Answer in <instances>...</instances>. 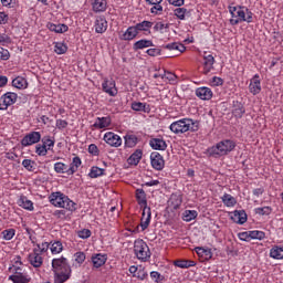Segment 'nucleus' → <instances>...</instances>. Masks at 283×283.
I'll use <instances>...</instances> for the list:
<instances>
[{
	"label": "nucleus",
	"mask_w": 283,
	"mask_h": 283,
	"mask_svg": "<svg viewBox=\"0 0 283 283\" xmlns=\"http://www.w3.org/2000/svg\"><path fill=\"white\" fill-rule=\"evenodd\" d=\"M150 165L156 171H163L165 169V157L158 151H153L150 154Z\"/></svg>",
	"instance_id": "12"
},
{
	"label": "nucleus",
	"mask_w": 283,
	"mask_h": 283,
	"mask_svg": "<svg viewBox=\"0 0 283 283\" xmlns=\"http://www.w3.org/2000/svg\"><path fill=\"white\" fill-rule=\"evenodd\" d=\"M270 258L272 260H283V245H273L270 249Z\"/></svg>",
	"instance_id": "35"
},
{
	"label": "nucleus",
	"mask_w": 283,
	"mask_h": 283,
	"mask_svg": "<svg viewBox=\"0 0 283 283\" xmlns=\"http://www.w3.org/2000/svg\"><path fill=\"white\" fill-rule=\"evenodd\" d=\"M163 48H164V50H169V52H179V54H182V52H185V50H187L185 44H182L180 42L168 43V44H165Z\"/></svg>",
	"instance_id": "29"
},
{
	"label": "nucleus",
	"mask_w": 283,
	"mask_h": 283,
	"mask_svg": "<svg viewBox=\"0 0 283 283\" xmlns=\"http://www.w3.org/2000/svg\"><path fill=\"white\" fill-rule=\"evenodd\" d=\"M195 94L200 101H211L213 98V91L207 86L198 87Z\"/></svg>",
	"instance_id": "20"
},
{
	"label": "nucleus",
	"mask_w": 283,
	"mask_h": 283,
	"mask_svg": "<svg viewBox=\"0 0 283 283\" xmlns=\"http://www.w3.org/2000/svg\"><path fill=\"white\" fill-rule=\"evenodd\" d=\"M101 176H105V169L98 168V166H93L90 169L88 177L91 178H101Z\"/></svg>",
	"instance_id": "42"
},
{
	"label": "nucleus",
	"mask_w": 283,
	"mask_h": 283,
	"mask_svg": "<svg viewBox=\"0 0 283 283\" xmlns=\"http://www.w3.org/2000/svg\"><path fill=\"white\" fill-rule=\"evenodd\" d=\"M69 123L65 119H56L55 127L60 130H63L67 127Z\"/></svg>",
	"instance_id": "61"
},
{
	"label": "nucleus",
	"mask_w": 283,
	"mask_h": 283,
	"mask_svg": "<svg viewBox=\"0 0 283 283\" xmlns=\"http://www.w3.org/2000/svg\"><path fill=\"white\" fill-rule=\"evenodd\" d=\"M196 218H198V211L196 210H186L182 213L184 222H191V220H196Z\"/></svg>",
	"instance_id": "43"
},
{
	"label": "nucleus",
	"mask_w": 283,
	"mask_h": 283,
	"mask_svg": "<svg viewBox=\"0 0 283 283\" xmlns=\"http://www.w3.org/2000/svg\"><path fill=\"white\" fill-rule=\"evenodd\" d=\"M103 140L106 143V145H109V147H120L123 145V138H120V135L114 132L105 133Z\"/></svg>",
	"instance_id": "11"
},
{
	"label": "nucleus",
	"mask_w": 283,
	"mask_h": 283,
	"mask_svg": "<svg viewBox=\"0 0 283 283\" xmlns=\"http://www.w3.org/2000/svg\"><path fill=\"white\" fill-rule=\"evenodd\" d=\"M134 253L139 262H149L151 259V250L143 239H137L134 242Z\"/></svg>",
	"instance_id": "7"
},
{
	"label": "nucleus",
	"mask_w": 283,
	"mask_h": 283,
	"mask_svg": "<svg viewBox=\"0 0 283 283\" xmlns=\"http://www.w3.org/2000/svg\"><path fill=\"white\" fill-rule=\"evenodd\" d=\"M150 277H151V280H154V282H156V283H160V282H163V280H164V277L161 276V274H160L159 272H157V271L150 272Z\"/></svg>",
	"instance_id": "60"
},
{
	"label": "nucleus",
	"mask_w": 283,
	"mask_h": 283,
	"mask_svg": "<svg viewBox=\"0 0 283 283\" xmlns=\"http://www.w3.org/2000/svg\"><path fill=\"white\" fill-rule=\"evenodd\" d=\"M142 219H140V228L142 231H145L149 228V224L151 223V208L142 209Z\"/></svg>",
	"instance_id": "21"
},
{
	"label": "nucleus",
	"mask_w": 283,
	"mask_h": 283,
	"mask_svg": "<svg viewBox=\"0 0 283 283\" xmlns=\"http://www.w3.org/2000/svg\"><path fill=\"white\" fill-rule=\"evenodd\" d=\"M233 149H235V142L224 139L210 147L208 151L212 158H220V156H227V154H230V151H233Z\"/></svg>",
	"instance_id": "6"
},
{
	"label": "nucleus",
	"mask_w": 283,
	"mask_h": 283,
	"mask_svg": "<svg viewBox=\"0 0 283 283\" xmlns=\"http://www.w3.org/2000/svg\"><path fill=\"white\" fill-rule=\"evenodd\" d=\"M169 205L175 211H177V209H180L182 205V195L172 193L169 199Z\"/></svg>",
	"instance_id": "33"
},
{
	"label": "nucleus",
	"mask_w": 283,
	"mask_h": 283,
	"mask_svg": "<svg viewBox=\"0 0 283 283\" xmlns=\"http://www.w3.org/2000/svg\"><path fill=\"white\" fill-rule=\"evenodd\" d=\"M138 30L136 29V24L130 25L124 31L119 33V41H134L138 36Z\"/></svg>",
	"instance_id": "14"
},
{
	"label": "nucleus",
	"mask_w": 283,
	"mask_h": 283,
	"mask_svg": "<svg viewBox=\"0 0 283 283\" xmlns=\"http://www.w3.org/2000/svg\"><path fill=\"white\" fill-rule=\"evenodd\" d=\"M216 57L210 52L203 53V74H209L213 70Z\"/></svg>",
	"instance_id": "19"
},
{
	"label": "nucleus",
	"mask_w": 283,
	"mask_h": 283,
	"mask_svg": "<svg viewBox=\"0 0 283 283\" xmlns=\"http://www.w3.org/2000/svg\"><path fill=\"white\" fill-rule=\"evenodd\" d=\"M48 148L43 144H38L35 146V154L38 156H48Z\"/></svg>",
	"instance_id": "54"
},
{
	"label": "nucleus",
	"mask_w": 283,
	"mask_h": 283,
	"mask_svg": "<svg viewBox=\"0 0 283 283\" xmlns=\"http://www.w3.org/2000/svg\"><path fill=\"white\" fill-rule=\"evenodd\" d=\"M77 237L81 238V240H87L88 238H92V230L82 229L77 231Z\"/></svg>",
	"instance_id": "53"
},
{
	"label": "nucleus",
	"mask_w": 283,
	"mask_h": 283,
	"mask_svg": "<svg viewBox=\"0 0 283 283\" xmlns=\"http://www.w3.org/2000/svg\"><path fill=\"white\" fill-rule=\"evenodd\" d=\"M22 167H24L27 171H36V161L32 159H24L22 161Z\"/></svg>",
	"instance_id": "45"
},
{
	"label": "nucleus",
	"mask_w": 283,
	"mask_h": 283,
	"mask_svg": "<svg viewBox=\"0 0 283 283\" xmlns=\"http://www.w3.org/2000/svg\"><path fill=\"white\" fill-rule=\"evenodd\" d=\"M231 14L230 24L253 23V12L245 6L228 7Z\"/></svg>",
	"instance_id": "1"
},
{
	"label": "nucleus",
	"mask_w": 283,
	"mask_h": 283,
	"mask_svg": "<svg viewBox=\"0 0 283 283\" xmlns=\"http://www.w3.org/2000/svg\"><path fill=\"white\" fill-rule=\"evenodd\" d=\"M22 147H31V145H36L41 143V133L40 132H30L21 139Z\"/></svg>",
	"instance_id": "10"
},
{
	"label": "nucleus",
	"mask_w": 283,
	"mask_h": 283,
	"mask_svg": "<svg viewBox=\"0 0 283 283\" xmlns=\"http://www.w3.org/2000/svg\"><path fill=\"white\" fill-rule=\"evenodd\" d=\"M1 235L3 240L10 241L12 238H14V235H17V230L13 228L6 229L1 232Z\"/></svg>",
	"instance_id": "49"
},
{
	"label": "nucleus",
	"mask_w": 283,
	"mask_h": 283,
	"mask_svg": "<svg viewBox=\"0 0 283 283\" xmlns=\"http://www.w3.org/2000/svg\"><path fill=\"white\" fill-rule=\"evenodd\" d=\"M135 198H136V202H137V205H139L140 209H151L147 205V192H145L144 189H142V188L136 189Z\"/></svg>",
	"instance_id": "16"
},
{
	"label": "nucleus",
	"mask_w": 283,
	"mask_h": 283,
	"mask_svg": "<svg viewBox=\"0 0 283 283\" xmlns=\"http://www.w3.org/2000/svg\"><path fill=\"white\" fill-rule=\"evenodd\" d=\"M124 140L125 147H128L129 149L138 145V137L136 135L127 134L126 136H124Z\"/></svg>",
	"instance_id": "38"
},
{
	"label": "nucleus",
	"mask_w": 283,
	"mask_h": 283,
	"mask_svg": "<svg viewBox=\"0 0 283 283\" xmlns=\"http://www.w3.org/2000/svg\"><path fill=\"white\" fill-rule=\"evenodd\" d=\"M149 145L153 149L159 151H165V149H167V142L163 138H153L150 139Z\"/></svg>",
	"instance_id": "30"
},
{
	"label": "nucleus",
	"mask_w": 283,
	"mask_h": 283,
	"mask_svg": "<svg viewBox=\"0 0 283 283\" xmlns=\"http://www.w3.org/2000/svg\"><path fill=\"white\" fill-rule=\"evenodd\" d=\"M54 52L55 54H65L67 52V45L63 42H55Z\"/></svg>",
	"instance_id": "50"
},
{
	"label": "nucleus",
	"mask_w": 283,
	"mask_h": 283,
	"mask_svg": "<svg viewBox=\"0 0 283 283\" xmlns=\"http://www.w3.org/2000/svg\"><path fill=\"white\" fill-rule=\"evenodd\" d=\"M12 86L17 90H25L28 87V80L22 76H18L12 81Z\"/></svg>",
	"instance_id": "41"
},
{
	"label": "nucleus",
	"mask_w": 283,
	"mask_h": 283,
	"mask_svg": "<svg viewBox=\"0 0 283 283\" xmlns=\"http://www.w3.org/2000/svg\"><path fill=\"white\" fill-rule=\"evenodd\" d=\"M83 165V160H81V157L75 156L72 158V161L70 165L65 163L57 161L54 164V171L55 174H66V176H74L76 171H78V168Z\"/></svg>",
	"instance_id": "5"
},
{
	"label": "nucleus",
	"mask_w": 283,
	"mask_h": 283,
	"mask_svg": "<svg viewBox=\"0 0 283 283\" xmlns=\"http://www.w3.org/2000/svg\"><path fill=\"white\" fill-rule=\"evenodd\" d=\"M266 238V233L260 230H251L250 231V240H264Z\"/></svg>",
	"instance_id": "47"
},
{
	"label": "nucleus",
	"mask_w": 283,
	"mask_h": 283,
	"mask_svg": "<svg viewBox=\"0 0 283 283\" xmlns=\"http://www.w3.org/2000/svg\"><path fill=\"white\" fill-rule=\"evenodd\" d=\"M85 254L84 252H76L74 254V259H75V262H77V264H83V262H85Z\"/></svg>",
	"instance_id": "64"
},
{
	"label": "nucleus",
	"mask_w": 283,
	"mask_h": 283,
	"mask_svg": "<svg viewBox=\"0 0 283 283\" xmlns=\"http://www.w3.org/2000/svg\"><path fill=\"white\" fill-rule=\"evenodd\" d=\"M143 158V150L137 149L135 150L129 158L127 159L128 165H138L140 163V159Z\"/></svg>",
	"instance_id": "39"
},
{
	"label": "nucleus",
	"mask_w": 283,
	"mask_h": 283,
	"mask_svg": "<svg viewBox=\"0 0 283 283\" xmlns=\"http://www.w3.org/2000/svg\"><path fill=\"white\" fill-rule=\"evenodd\" d=\"M148 6H153L150 8L151 14H163V0H146Z\"/></svg>",
	"instance_id": "31"
},
{
	"label": "nucleus",
	"mask_w": 283,
	"mask_h": 283,
	"mask_svg": "<svg viewBox=\"0 0 283 283\" xmlns=\"http://www.w3.org/2000/svg\"><path fill=\"white\" fill-rule=\"evenodd\" d=\"M247 114V108H244V104L240 101L232 102V115L234 118H242Z\"/></svg>",
	"instance_id": "22"
},
{
	"label": "nucleus",
	"mask_w": 283,
	"mask_h": 283,
	"mask_svg": "<svg viewBox=\"0 0 283 283\" xmlns=\"http://www.w3.org/2000/svg\"><path fill=\"white\" fill-rule=\"evenodd\" d=\"M10 43H12V38H10V35L6 33L0 34V45L2 48H8Z\"/></svg>",
	"instance_id": "51"
},
{
	"label": "nucleus",
	"mask_w": 283,
	"mask_h": 283,
	"mask_svg": "<svg viewBox=\"0 0 283 283\" xmlns=\"http://www.w3.org/2000/svg\"><path fill=\"white\" fill-rule=\"evenodd\" d=\"M0 61H10V51L0 46Z\"/></svg>",
	"instance_id": "55"
},
{
	"label": "nucleus",
	"mask_w": 283,
	"mask_h": 283,
	"mask_svg": "<svg viewBox=\"0 0 283 283\" xmlns=\"http://www.w3.org/2000/svg\"><path fill=\"white\" fill-rule=\"evenodd\" d=\"M195 251L203 262H209V260L213 258V252L211 251L210 248L197 247L195 248Z\"/></svg>",
	"instance_id": "23"
},
{
	"label": "nucleus",
	"mask_w": 283,
	"mask_h": 283,
	"mask_svg": "<svg viewBox=\"0 0 283 283\" xmlns=\"http://www.w3.org/2000/svg\"><path fill=\"white\" fill-rule=\"evenodd\" d=\"M103 92L108 94V96H116L118 94V90L116 88V82L114 80L105 78L102 83Z\"/></svg>",
	"instance_id": "17"
},
{
	"label": "nucleus",
	"mask_w": 283,
	"mask_h": 283,
	"mask_svg": "<svg viewBox=\"0 0 283 283\" xmlns=\"http://www.w3.org/2000/svg\"><path fill=\"white\" fill-rule=\"evenodd\" d=\"M9 280L13 283H29L32 282V277L23 269H15V272L9 276Z\"/></svg>",
	"instance_id": "9"
},
{
	"label": "nucleus",
	"mask_w": 283,
	"mask_h": 283,
	"mask_svg": "<svg viewBox=\"0 0 283 283\" xmlns=\"http://www.w3.org/2000/svg\"><path fill=\"white\" fill-rule=\"evenodd\" d=\"M48 28L50 32H55L56 34H63L64 32H67V30H70V27H67L66 24L49 23Z\"/></svg>",
	"instance_id": "37"
},
{
	"label": "nucleus",
	"mask_w": 283,
	"mask_h": 283,
	"mask_svg": "<svg viewBox=\"0 0 283 283\" xmlns=\"http://www.w3.org/2000/svg\"><path fill=\"white\" fill-rule=\"evenodd\" d=\"M23 266V262L21 261V256L13 258V271L17 272V269H21Z\"/></svg>",
	"instance_id": "62"
},
{
	"label": "nucleus",
	"mask_w": 283,
	"mask_h": 283,
	"mask_svg": "<svg viewBox=\"0 0 283 283\" xmlns=\"http://www.w3.org/2000/svg\"><path fill=\"white\" fill-rule=\"evenodd\" d=\"M94 28L97 34H105V32H107V20L105 19V17H97Z\"/></svg>",
	"instance_id": "25"
},
{
	"label": "nucleus",
	"mask_w": 283,
	"mask_h": 283,
	"mask_svg": "<svg viewBox=\"0 0 283 283\" xmlns=\"http://www.w3.org/2000/svg\"><path fill=\"white\" fill-rule=\"evenodd\" d=\"M91 6L96 14L107 11V0H91Z\"/></svg>",
	"instance_id": "26"
},
{
	"label": "nucleus",
	"mask_w": 283,
	"mask_h": 283,
	"mask_svg": "<svg viewBox=\"0 0 283 283\" xmlns=\"http://www.w3.org/2000/svg\"><path fill=\"white\" fill-rule=\"evenodd\" d=\"M88 154H91V156H99L101 150L96 144H91L88 145Z\"/></svg>",
	"instance_id": "57"
},
{
	"label": "nucleus",
	"mask_w": 283,
	"mask_h": 283,
	"mask_svg": "<svg viewBox=\"0 0 283 283\" xmlns=\"http://www.w3.org/2000/svg\"><path fill=\"white\" fill-rule=\"evenodd\" d=\"M249 92L252 93L253 96H258V94L262 92V81L260 80V74H255L250 80Z\"/></svg>",
	"instance_id": "13"
},
{
	"label": "nucleus",
	"mask_w": 283,
	"mask_h": 283,
	"mask_svg": "<svg viewBox=\"0 0 283 283\" xmlns=\"http://www.w3.org/2000/svg\"><path fill=\"white\" fill-rule=\"evenodd\" d=\"M172 134H187V132H198L200 129V122L192 118H181L172 122L169 126Z\"/></svg>",
	"instance_id": "2"
},
{
	"label": "nucleus",
	"mask_w": 283,
	"mask_h": 283,
	"mask_svg": "<svg viewBox=\"0 0 283 283\" xmlns=\"http://www.w3.org/2000/svg\"><path fill=\"white\" fill-rule=\"evenodd\" d=\"M135 28L138 34L143 32V34H145L146 36H149V34H151V28H154V22L144 20L139 23H136Z\"/></svg>",
	"instance_id": "18"
},
{
	"label": "nucleus",
	"mask_w": 283,
	"mask_h": 283,
	"mask_svg": "<svg viewBox=\"0 0 283 283\" xmlns=\"http://www.w3.org/2000/svg\"><path fill=\"white\" fill-rule=\"evenodd\" d=\"M251 231H245V232H239L238 238L242 242H251Z\"/></svg>",
	"instance_id": "56"
},
{
	"label": "nucleus",
	"mask_w": 283,
	"mask_h": 283,
	"mask_svg": "<svg viewBox=\"0 0 283 283\" xmlns=\"http://www.w3.org/2000/svg\"><path fill=\"white\" fill-rule=\"evenodd\" d=\"M145 48H154V42L151 40H139L133 44V50L138 52V50H145Z\"/></svg>",
	"instance_id": "34"
},
{
	"label": "nucleus",
	"mask_w": 283,
	"mask_h": 283,
	"mask_svg": "<svg viewBox=\"0 0 283 283\" xmlns=\"http://www.w3.org/2000/svg\"><path fill=\"white\" fill-rule=\"evenodd\" d=\"M221 201L224 205V207H228L230 209L235 207V205H238V199H235V197L227 192L221 197Z\"/></svg>",
	"instance_id": "36"
},
{
	"label": "nucleus",
	"mask_w": 283,
	"mask_h": 283,
	"mask_svg": "<svg viewBox=\"0 0 283 283\" xmlns=\"http://www.w3.org/2000/svg\"><path fill=\"white\" fill-rule=\"evenodd\" d=\"M132 109L134 112H147L149 109V105L143 102H134L132 104Z\"/></svg>",
	"instance_id": "44"
},
{
	"label": "nucleus",
	"mask_w": 283,
	"mask_h": 283,
	"mask_svg": "<svg viewBox=\"0 0 283 283\" xmlns=\"http://www.w3.org/2000/svg\"><path fill=\"white\" fill-rule=\"evenodd\" d=\"M18 205L27 211H34V202H32V200L28 199V197L25 196L20 197V199L18 200Z\"/></svg>",
	"instance_id": "32"
},
{
	"label": "nucleus",
	"mask_w": 283,
	"mask_h": 283,
	"mask_svg": "<svg viewBox=\"0 0 283 283\" xmlns=\"http://www.w3.org/2000/svg\"><path fill=\"white\" fill-rule=\"evenodd\" d=\"M155 78H168V81H176V74L171 73V72H167L165 73V75H158L155 74L154 75Z\"/></svg>",
	"instance_id": "58"
},
{
	"label": "nucleus",
	"mask_w": 283,
	"mask_h": 283,
	"mask_svg": "<svg viewBox=\"0 0 283 283\" xmlns=\"http://www.w3.org/2000/svg\"><path fill=\"white\" fill-rule=\"evenodd\" d=\"M91 260L94 269H101L107 262V254L96 253L92 255Z\"/></svg>",
	"instance_id": "27"
},
{
	"label": "nucleus",
	"mask_w": 283,
	"mask_h": 283,
	"mask_svg": "<svg viewBox=\"0 0 283 283\" xmlns=\"http://www.w3.org/2000/svg\"><path fill=\"white\" fill-rule=\"evenodd\" d=\"M148 275L149 274L147 273V271H145V269H139L137 270V274L135 277H137V280L144 281L147 280Z\"/></svg>",
	"instance_id": "59"
},
{
	"label": "nucleus",
	"mask_w": 283,
	"mask_h": 283,
	"mask_svg": "<svg viewBox=\"0 0 283 283\" xmlns=\"http://www.w3.org/2000/svg\"><path fill=\"white\" fill-rule=\"evenodd\" d=\"M175 17L180 19V21H185V17H187V9L186 8H177L174 10Z\"/></svg>",
	"instance_id": "52"
},
{
	"label": "nucleus",
	"mask_w": 283,
	"mask_h": 283,
	"mask_svg": "<svg viewBox=\"0 0 283 283\" xmlns=\"http://www.w3.org/2000/svg\"><path fill=\"white\" fill-rule=\"evenodd\" d=\"M48 244L52 255L63 253V242L61 240H52Z\"/></svg>",
	"instance_id": "28"
},
{
	"label": "nucleus",
	"mask_w": 283,
	"mask_h": 283,
	"mask_svg": "<svg viewBox=\"0 0 283 283\" xmlns=\"http://www.w3.org/2000/svg\"><path fill=\"white\" fill-rule=\"evenodd\" d=\"M42 145L50 151L54 149V139L51 136H44L42 139Z\"/></svg>",
	"instance_id": "48"
},
{
	"label": "nucleus",
	"mask_w": 283,
	"mask_h": 283,
	"mask_svg": "<svg viewBox=\"0 0 283 283\" xmlns=\"http://www.w3.org/2000/svg\"><path fill=\"white\" fill-rule=\"evenodd\" d=\"M19 98V95L14 92H7L0 97V109L1 112H6L8 107L14 105Z\"/></svg>",
	"instance_id": "8"
},
{
	"label": "nucleus",
	"mask_w": 283,
	"mask_h": 283,
	"mask_svg": "<svg viewBox=\"0 0 283 283\" xmlns=\"http://www.w3.org/2000/svg\"><path fill=\"white\" fill-rule=\"evenodd\" d=\"M254 213H256L258 216H271V213H273V208L270 206L255 208Z\"/></svg>",
	"instance_id": "46"
},
{
	"label": "nucleus",
	"mask_w": 283,
	"mask_h": 283,
	"mask_svg": "<svg viewBox=\"0 0 283 283\" xmlns=\"http://www.w3.org/2000/svg\"><path fill=\"white\" fill-rule=\"evenodd\" d=\"M112 126V117H96L94 124L91 126L92 129H107Z\"/></svg>",
	"instance_id": "15"
},
{
	"label": "nucleus",
	"mask_w": 283,
	"mask_h": 283,
	"mask_svg": "<svg viewBox=\"0 0 283 283\" xmlns=\"http://www.w3.org/2000/svg\"><path fill=\"white\" fill-rule=\"evenodd\" d=\"M231 220L237 224H244L249 220V216L244 210H234L231 216Z\"/></svg>",
	"instance_id": "24"
},
{
	"label": "nucleus",
	"mask_w": 283,
	"mask_h": 283,
	"mask_svg": "<svg viewBox=\"0 0 283 283\" xmlns=\"http://www.w3.org/2000/svg\"><path fill=\"white\" fill-rule=\"evenodd\" d=\"M174 266H178V269H191V266H196V261L176 260L174 261Z\"/></svg>",
	"instance_id": "40"
},
{
	"label": "nucleus",
	"mask_w": 283,
	"mask_h": 283,
	"mask_svg": "<svg viewBox=\"0 0 283 283\" xmlns=\"http://www.w3.org/2000/svg\"><path fill=\"white\" fill-rule=\"evenodd\" d=\"M50 251V244L48 241L36 244V248L32 249V252L28 255V261L34 269H41L43 266V255Z\"/></svg>",
	"instance_id": "3"
},
{
	"label": "nucleus",
	"mask_w": 283,
	"mask_h": 283,
	"mask_svg": "<svg viewBox=\"0 0 283 283\" xmlns=\"http://www.w3.org/2000/svg\"><path fill=\"white\" fill-rule=\"evenodd\" d=\"M49 202H51L53 207H57L59 209H66V211H76V202L72 201L70 197L61 191L52 192L49 196Z\"/></svg>",
	"instance_id": "4"
},
{
	"label": "nucleus",
	"mask_w": 283,
	"mask_h": 283,
	"mask_svg": "<svg viewBox=\"0 0 283 283\" xmlns=\"http://www.w3.org/2000/svg\"><path fill=\"white\" fill-rule=\"evenodd\" d=\"M167 28H169V24H165L163 22H156L154 25L155 32H164L163 30H167Z\"/></svg>",
	"instance_id": "63"
}]
</instances>
